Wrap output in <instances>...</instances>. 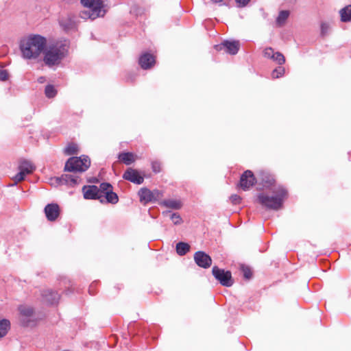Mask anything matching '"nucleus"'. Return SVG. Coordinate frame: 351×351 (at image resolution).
Wrapping results in <instances>:
<instances>
[{"mask_svg": "<svg viewBox=\"0 0 351 351\" xmlns=\"http://www.w3.org/2000/svg\"><path fill=\"white\" fill-rule=\"evenodd\" d=\"M47 45L46 38L40 35H33L23 38L20 42V50L24 59L37 58Z\"/></svg>", "mask_w": 351, "mask_h": 351, "instance_id": "obj_1", "label": "nucleus"}, {"mask_svg": "<svg viewBox=\"0 0 351 351\" xmlns=\"http://www.w3.org/2000/svg\"><path fill=\"white\" fill-rule=\"evenodd\" d=\"M69 42L66 40L56 42L49 46L45 51L44 61L48 66L58 64L66 56Z\"/></svg>", "mask_w": 351, "mask_h": 351, "instance_id": "obj_2", "label": "nucleus"}, {"mask_svg": "<svg viewBox=\"0 0 351 351\" xmlns=\"http://www.w3.org/2000/svg\"><path fill=\"white\" fill-rule=\"evenodd\" d=\"M273 193L274 195L271 196L264 193L259 194L258 201L265 207L278 210L282 207L284 200L287 198V192L282 186H278Z\"/></svg>", "mask_w": 351, "mask_h": 351, "instance_id": "obj_3", "label": "nucleus"}, {"mask_svg": "<svg viewBox=\"0 0 351 351\" xmlns=\"http://www.w3.org/2000/svg\"><path fill=\"white\" fill-rule=\"evenodd\" d=\"M82 4L88 8V10L80 13L82 19H95L97 17L104 16L106 10L104 9L103 2L101 0H81Z\"/></svg>", "mask_w": 351, "mask_h": 351, "instance_id": "obj_4", "label": "nucleus"}, {"mask_svg": "<svg viewBox=\"0 0 351 351\" xmlns=\"http://www.w3.org/2000/svg\"><path fill=\"white\" fill-rule=\"evenodd\" d=\"M90 165V160L86 156L80 157H71L65 163L64 171H69L74 173L86 171Z\"/></svg>", "mask_w": 351, "mask_h": 351, "instance_id": "obj_5", "label": "nucleus"}, {"mask_svg": "<svg viewBox=\"0 0 351 351\" xmlns=\"http://www.w3.org/2000/svg\"><path fill=\"white\" fill-rule=\"evenodd\" d=\"M36 169L33 163L27 160L22 159L19 162V172L13 178L14 182L19 183L25 180L26 175L32 173Z\"/></svg>", "mask_w": 351, "mask_h": 351, "instance_id": "obj_6", "label": "nucleus"}, {"mask_svg": "<svg viewBox=\"0 0 351 351\" xmlns=\"http://www.w3.org/2000/svg\"><path fill=\"white\" fill-rule=\"evenodd\" d=\"M212 273L222 286L230 287L233 285L234 280L232 278V274L230 271H225L223 269H219L217 266H214L212 269Z\"/></svg>", "mask_w": 351, "mask_h": 351, "instance_id": "obj_7", "label": "nucleus"}, {"mask_svg": "<svg viewBox=\"0 0 351 351\" xmlns=\"http://www.w3.org/2000/svg\"><path fill=\"white\" fill-rule=\"evenodd\" d=\"M55 181L57 184H66L74 186L80 183V178L76 173H73L72 175L64 174L60 177H57L55 178Z\"/></svg>", "mask_w": 351, "mask_h": 351, "instance_id": "obj_8", "label": "nucleus"}, {"mask_svg": "<svg viewBox=\"0 0 351 351\" xmlns=\"http://www.w3.org/2000/svg\"><path fill=\"white\" fill-rule=\"evenodd\" d=\"M256 183V178L254 173L250 170H246L241 176L239 185L240 187L246 191Z\"/></svg>", "mask_w": 351, "mask_h": 351, "instance_id": "obj_9", "label": "nucleus"}, {"mask_svg": "<svg viewBox=\"0 0 351 351\" xmlns=\"http://www.w3.org/2000/svg\"><path fill=\"white\" fill-rule=\"evenodd\" d=\"M194 260L199 267L204 269L210 267L212 264L210 256L202 251H198L195 253Z\"/></svg>", "mask_w": 351, "mask_h": 351, "instance_id": "obj_10", "label": "nucleus"}, {"mask_svg": "<svg viewBox=\"0 0 351 351\" xmlns=\"http://www.w3.org/2000/svg\"><path fill=\"white\" fill-rule=\"evenodd\" d=\"M123 178L137 184H141L144 181V178L140 175L139 172L132 168H128L125 171Z\"/></svg>", "mask_w": 351, "mask_h": 351, "instance_id": "obj_11", "label": "nucleus"}, {"mask_svg": "<svg viewBox=\"0 0 351 351\" xmlns=\"http://www.w3.org/2000/svg\"><path fill=\"white\" fill-rule=\"evenodd\" d=\"M217 47L220 50L224 49L226 53L231 55H235L239 49V42L225 40L220 45L217 46Z\"/></svg>", "mask_w": 351, "mask_h": 351, "instance_id": "obj_12", "label": "nucleus"}, {"mask_svg": "<svg viewBox=\"0 0 351 351\" xmlns=\"http://www.w3.org/2000/svg\"><path fill=\"white\" fill-rule=\"evenodd\" d=\"M44 211L47 219H57L60 217V208L57 204H48Z\"/></svg>", "mask_w": 351, "mask_h": 351, "instance_id": "obj_13", "label": "nucleus"}, {"mask_svg": "<svg viewBox=\"0 0 351 351\" xmlns=\"http://www.w3.org/2000/svg\"><path fill=\"white\" fill-rule=\"evenodd\" d=\"M84 197L86 199H99L98 187L95 185L84 186L82 188Z\"/></svg>", "mask_w": 351, "mask_h": 351, "instance_id": "obj_14", "label": "nucleus"}, {"mask_svg": "<svg viewBox=\"0 0 351 351\" xmlns=\"http://www.w3.org/2000/svg\"><path fill=\"white\" fill-rule=\"evenodd\" d=\"M155 57L149 53L142 54L139 58V64L143 69H149L155 64Z\"/></svg>", "mask_w": 351, "mask_h": 351, "instance_id": "obj_15", "label": "nucleus"}, {"mask_svg": "<svg viewBox=\"0 0 351 351\" xmlns=\"http://www.w3.org/2000/svg\"><path fill=\"white\" fill-rule=\"evenodd\" d=\"M42 295L44 300L50 304H57L60 298L58 292L50 289L43 291Z\"/></svg>", "mask_w": 351, "mask_h": 351, "instance_id": "obj_16", "label": "nucleus"}, {"mask_svg": "<svg viewBox=\"0 0 351 351\" xmlns=\"http://www.w3.org/2000/svg\"><path fill=\"white\" fill-rule=\"evenodd\" d=\"M152 192L147 188H143L138 191L140 201L141 202L147 203L153 202Z\"/></svg>", "mask_w": 351, "mask_h": 351, "instance_id": "obj_17", "label": "nucleus"}, {"mask_svg": "<svg viewBox=\"0 0 351 351\" xmlns=\"http://www.w3.org/2000/svg\"><path fill=\"white\" fill-rule=\"evenodd\" d=\"M59 23L64 30L71 29L75 25L74 21L69 16L61 17L59 20Z\"/></svg>", "mask_w": 351, "mask_h": 351, "instance_id": "obj_18", "label": "nucleus"}, {"mask_svg": "<svg viewBox=\"0 0 351 351\" xmlns=\"http://www.w3.org/2000/svg\"><path fill=\"white\" fill-rule=\"evenodd\" d=\"M119 159L124 164L130 165L135 161L136 156L131 152H123L119 154Z\"/></svg>", "mask_w": 351, "mask_h": 351, "instance_id": "obj_19", "label": "nucleus"}, {"mask_svg": "<svg viewBox=\"0 0 351 351\" xmlns=\"http://www.w3.org/2000/svg\"><path fill=\"white\" fill-rule=\"evenodd\" d=\"M341 21L344 23L351 22V5H348L339 10Z\"/></svg>", "mask_w": 351, "mask_h": 351, "instance_id": "obj_20", "label": "nucleus"}, {"mask_svg": "<svg viewBox=\"0 0 351 351\" xmlns=\"http://www.w3.org/2000/svg\"><path fill=\"white\" fill-rule=\"evenodd\" d=\"M289 14H290V12L288 10L280 11L278 14V17L276 18V25L278 27L283 26L285 24V23L289 16Z\"/></svg>", "mask_w": 351, "mask_h": 351, "instance_id": "obj_21", "label": "nucleus"}, {"mask_svg": "<svg viewBox=\"0 0 351 351\" xmlns=\"http://www.w3.org/2000/svg\"><path fill=\"white\" fill-rule=\"evenodd\" d=\"M103 199L104 202H106L108 203L114 204L118 202L119 197L117 193H114L112 189H111L110 191H108V192H106V193L104 195Z\"/></svg>", "mask_w": 351, "mask_h": 351, "instance_id": "obj_22", "label": "nucleus"}, {"mask_svg": "<svg viewBox=\"0 0 351 351\" xmlns=\"http://www.w3.org/2000/svg\"><path fill=\"white\" fill-rule=\"evenodd\" d=\"M111 189H112V186L108 182H103L99 185V187H98L99 191V195L100 197V202L101 203L104 202V195L106 193V192L110 191Z\"/></svg>", "mask_w": 351, "mask_h": 351, "instance_id": "obj_23", "label": "nucleus"}, {"mask_svg": "<svg viewBox=\"0 0 351 351\" xmlns=\"http://www.w3.org/2000/svg\"><path fill=\"white\" fill-rule=\"evenodd\" d=\"M10 328V322L8 319L0 320V339L5 336Z\"/></svg>", "mask_w": 351, "mask_h": 351, "instance_id": "obj_24", "label": "nucleus"}, {"mask_svg": "<svg viewBox=\"0 0 351 351\" xmlns=\"http://www.w3.org/2000/svg\"><path fill=\"white\" fill-rule=\"evenodd\" d=\"M190 250V245L187 243L179 242L176 244V252L178 255L184 256Z\"/></svg>", "mask_w": 351, "mask_h": 351, "instance_id": "obj_25", "label": "nucleus"}, {"mask_svg": "<svg viewBox=\"0 0 351 351\" xmlns=\"http://www.w3.org/2000/svg\"><path fill=\"white\" fill-rule=\"evenodd\" d=\"M163 204L167 208L173 209H178L182 206L181 202L176 199H167L164 201Z\"/></svg>", "mask_w": 351, "mask_h": 351, "instance_id": "obj_26", "label": "nucleus"}, {"mask_svg": "<svg viewBox=\"0 0 351 351\" xmlns=\"http://www.w3.org/2000/svg\"><path fill=\"white\" fill-rule=\"evenodd\" d=\"M20 313L26 317H30L33 315L34 310L31 306H20L19 308Z\"/></svg>", "mask_w": 351, "mask_h": 351, "instance_id": "obj_27", "label": "nucleus"}, {"mask_svg": "<svg viewBox=\"0 0 351 351\" xmlns=\"http://www.w3.org/2000/svg\"><path fill=\"white\" fill-rule=\"evenodd\" d=\"M45 93L47 97L53 98L56 95L57 91L53 85L49 84L45 87Z\"/></svg>", "mask_w": 351, "mask_h": 351, "instance_id": "obj_28", "label": "nucleus"}, {"mask_svg": "<svg viewBox=\"0 0 351 351\" xmlns=\"http://www.w3.org/2000/svg\"><path fill=\"white\" fill-rule=\"evenodd\" d=\"M274 61L277 62L278 64L282 65L285 62V58L283 54L280 52H275L273 58H271Z\"/></svg>", "mask_w": 351, "mask_h": 351, "instance_id": "obj_29", "label": "nucleus"}, {"mask_svg": "<svg viewBox=\"0 0 351 351\" xmlns=\"http://www.w3.org/2000/svg\"><path fill=\"white\" fill-rule=\"evenodd\" d=\"M77 152V145L74 143L69 144L64 149L66 155H73Z\"/></svg>", "mask_w": 351, "mask_h": 351, "instance_id": "obj_30", "label": "nucleus"}, {"mask_svg": "<svg viewBox=\"0 0 351 351\" xmlns=\"http://www.w3.org/2000/svg\"><path fill=\"white\" fill-rule=\"evenodd\" d=\"M241 271L243 272V276L245 279H250L252 276V271L250 268L247 266L242 265L241 267Z\"/></svg>", "mask_w": 351, "mask_h": 351, "instance_id": "obj_31", "label": "nucleus"}, {"mask_svg": "<svg viewBox=\"0 0 351 351\" xmlns=\"http://www.w3.org/2000/svg\"><path fill=\"white\" fill-rule=\"evenodd\" d=\"M320 28H321V33H320L321 36L322 37H324L328 34V32L330 29V25L328 23L322 22L321 23Z\"/></svg>", "mask_w": 351, "mask_h": 351, "instance_id": "obj_32", "label": "nucleus"}, {"mask_svg": "<svg viewBox=\"0 0 351 351\" xmlns=\"http://www.w3.org/2000/svg\"><path fill=\"white\" fill-rule=\"evenodd\" d=\"M285 73V68L282 66H279L274 69L272 72L273 78H278L282 76Z\"/></svg>", "mask_w": 351, "mask_h": 351, "instance_id": "obj_33", "label": "nucleus"}, {"mask_svg": "<svg viewBox=\"0 0 351 351\" xmlns=\"http://www.w3.org/2000/svg\"><path fill=\"white\" fill-rule=\"evenodd\" d=\"M275 52L274 49L271 47H267L263 51V56L264 57L271 59L274 55Z\"/></svg>", "mask_w": 351, "mask_h": 351, "instance_id": "obj_34", "label": "nucleus"}, {"mask_svg": "<svg viewBox=\"0 0 351 351\" xmlns=\"http://www.w3.org/2000/svg\"><path fill=\"white\" fill-rule=\"evenodd\" d=\"M152 168L154 173H159L161 170L160 162L158 161H153L152 162Z\"/></svg>", "mask_w": 351, "mask_h": 351, "instance_id": "obj_35", "label": "nucleus"}, {"mask_svg": "<svg viewBox=\"0 0 351 351\" xmlns=\"http://www.w3.org/2000/svg\"><path fill=\"white\" fill-rule=\"evenodd\" d=\"M165 217H169L171 219H180V216L178 215L176 213H173L171 211H167L166 213H163Z\"/></svg>", "mask_w": 351, "mask_h": 351, "instance_id": "obj_36", "label": "nucleus"}, {"mask_svg": "<svg viewBox=\"0 0 351 351\" xmlns=\"http://www.w3.org/2000/svg\"><path fill=\"white\" fill-rule=\"evenodd\" d=\"M8 78V73L6 70H0V81H5Z\"/></svg>", "mask_w": 351, "mask_h": 351, "instance_id": "obj_37", "label": "nucleus"}, {"mask_svg": "<svg viewBox=\"0 0 351 351\" xmlns=\"http://www.w3.org/2000/svg\"><path fill=\"white\" fill-rule=\"evenodd\" d=\"M231 202L234 204H237L239 203H240V201H241V197L240 196H239L238 195H232L230 197Z\"/></svg>", "mask_w": 351, "mask_h": 351, "instance_id": "obj_38", "label": "nucleus"}, {"mask_svg": "<svg viewBox=\"0 0 351 351\" xmlns=\"http://www.w3.org/2000/svg\"><path fill=\"white\" fill-rule=\"evenodd\" d=\"M152 199H153V202L154 201H156L157 199H158L160 198V197L161 196V193L158 191V190H154V191H152Z\"/></svg>", "mask_w": 351, "mask_h": 351, "instance_id": "obj_39", "label": "nucleus"}, {"mask_svg": "<svg viewBox=\"0 0 351 351\" xmlns=\"http://www.w3.org/2000/svg\"><path fill=\"white\" fill-rule=\"evenodd\" d=\"M237 3L239 4V6L243 7L246 5L250 0H235Z\"/></svg>", "mask_w": 351, "mask_h": 351, "instance_id": "obj_40", "label": "nucleus"}, {"mask_svg": "<svg viewBox=\"0 0 351 351\" xmlns=\"http://www.w3.org/2000/svg\"><path fill=\"white\" fill-rule=\"evenodd\" d=\"M38 82L40 84H43L45 82V77H40L38 78Z\"/></svg>", "mask_w": 351, "mask_h": 351, "instance_id": "obj_41", "label": "nucleus"}, {"mask_svg": "<svg viewBox=\"0 0 351 351\" xmlns=\"http://www.w3.org/2000/svg\"><path fill=\"white\" fill-rule=\"evenodd\" d=\"M223 0H210L213 3H221Z\"/></svg>", "mask_w": 351, "mask_h": 351, "instance_id": "obj_42", "label": "nucleus"}, {"mask_svg": "<svg viewBox=\"0 0 351 351\" xmlns=\"http://www.w3.org/2000/svg\"><path fill=\"white\" fill-rule=\"evenodd\" d=\"M181 221H175L174 225H179Z\"/></svg>", "mask_w": 351, "mask_h": 351, "instance_id": "obj_43", "label": "nucleus"}, {"mask_svg": "<svg viewBox=\"0 0 351 351\" xmlns=\"http://www.w3.org/2000/svg\"><path fill=\"white\" fill-rule=\"evenodd\" d=\"M266 182L269 183V184H271V181L270 180H266L265 181Z\"/></svg>", "mask_w": 351, "mask_h": 351, "instance_id": "obj_44", "label": "nucleus"}, {"mask_svg": "<svg viewBox=\"0 0 351 351\" xmlns=\"http://www.w3.org/2000/svg\"><path fill=\"white\" fill-rule=\"evenodd\" d=\"M93 287V285H90V289H89V291L90 292V288Z\"/></svg>", "mask_w": 351, "mask_h": 351, "instance_id": "obj_45", "label": "nucleus"}]
</instances>
